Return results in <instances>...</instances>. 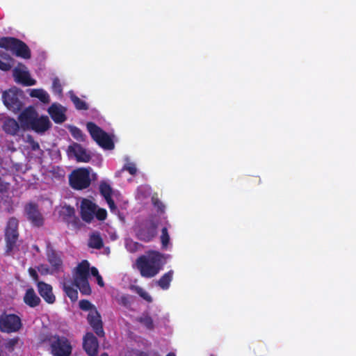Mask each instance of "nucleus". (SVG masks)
Wrapping results in <instances>:
<instances>
[{
  "instance_id": "58836bf2",
  "label": "nucleus",
  "mask_w": 356,
  "mask_h": 356,
  "mask_svg": "<svg viewBox=\"0 0 356 356\" xmlns=\"http://www.w3.org/2000/svg\"><path fill=\"white\" fill-rule=\"evenodd\" d=\"M71 134L72 136L78 140H83V134L81 129H79L77 127H73L71 129Z\"/></svg>"
},
{
  "instance_id": "c756f323",
  "label": "nucleus",
  "mask_w": 356,
  "mask_h": 356,
  "mask_svg": "<svg viewBox=\"0 0 356 356\" xmlns=\"http://www.w3.org/2000/svg\"><path fill=\"white\" fill-rule=\"evenodd\" d=\"M70 97L77 110L86 111L88 109V106L86 102L81 99L72 91L70 92Z\"/></svg>"
},
{
  "instance_id": "a18cd8bd",
  "label": "nucleus",
  "mask_w": 356,
  "mask_h": 356,
  "mask_svg": "<svg viewBox=\"0 0 356 356\" xmlns=\"http://www.w3.org/2000/svg\"><path fill=\"white\" fill-rule=\"evenodd\" d=\"M38 270L42 273V274H52L51 273V269H49V268L44 265V264H41L40 266H38Z\"/></svg>"
},
{
  "instance_id": "3c124183",
  "label": "nucleus",
  "mask_w": 356,
  "mask_h": 356,
  "mask_svg": "<svg viewBox=\"0 0 356 356\" xmlns=\"http://www.w3.org/2000/svg\"><path fill=\"white\" fill-rule=\"evenodd\" d=\"M97 284L100 286H104V283L102 277L101 275H99L98 277H97Z\"/></svg>"
},
{
  "instance_id": "09e8293b",
  "label": "nucleus",
  "mask_w": 356,
  "mask_h": 356,
  "mask_svg": "<svg viewBox=\"0 0 356 356\" xmlns=\"http://www.w3.org/2000/svg\"><path fill=\"white\" fill-rule=\"evenodd\" d=\"M31 149L33 151L38 150L40 149V145L38 142L32 140L31 142Z\"/></svg>"
},
{
  "instance_id": "6e6d98bb",
  "label": "nucleus",
  "mask_w": 356,
  "mask_h": 356,
  "mask_svg": "<svg viewBox=\"0 0 356 356\" xmlns=\"http://www.w3.org/2000/svg\"><path fill=\"white\" fill-rule=\"evenodd\" d=\"M0 356H3L1 350L0 349Z\"/></svg>"
},
{
  "instance_id": "6e6552de",
  "label": "nucleus",
  "mask_w": 356,
  "mask_h": 356,
  "mask_svg": "<svg viewBox=\"0 0 356 356\" xmlns=\"http://www.w3.org/2000/svg\"><path fill=\"white\" fill-rule=\"evenodd\" d=\"M22 327L21 318L15 314L3 312L0 315V331L4 333L18 332Z\"/></svg>"
},
{
  "instance_id": "5fc2aeb1",
  "label": "nucleus",
  "mask_w": 356,
  "mask_h": 356,
  "mask_svg": "<svg viewBox=\"0 0 356 356\" xmlns=\"http://www.w3.org/2000/svg\"><path fill=\"white\" fill-rule=\"evenodd\" d=\"M100 356H108V354L107 353H103L100 355Z\"/></svg>"
},
{
  "instance_id": "7ed1b4c3",
  "label": "nucleus",
  "mask_w": 356,
  "mask_h": 356,
  "mask_svg": "<svg viewBox=\"0 0 356 356\" xmlns=\"http://www.w3.org/2000/svg\"><path fill=\"white\" fill-rule=\"evenodd\" d=\"M0 47L11 51L17 57L29 59L31 53L28 45L19 39L3 37L0 39Z\"/></svg>"
},
{
  "instance_id": "f03ea898",
  "label": "nucleus",
  "mask_w": 356,
  "mask_h": 356,
  "mask_svg": "<svg viewBox=\"0 0 356 356\" xmlns=\"http://www.w3.org/2000/svg\"><path fill=\"white\" fill-rule=\"evenodd\" d=\"M41 343L49 346V350L52 356H70L72 345L70 340L64 335L48 333L40 337Z\"/></svg>"
},
{
  "instance_id": "1a4fd4ad",
  "label": "nucleus",
  "mask_w": 356,
  "mask_h": 356,
  "mask_svg": "<svg viewBox=\"0 0 356 356\" xmlns=\"http://www.w3.org/2000/svg\"><path fill=\"white\" fill-rule=\"evenodd\" d=\"M70 186L75 190H83L90 186V172L86 168L74 170L69 177Z\"/></svg>"
},
{
  "instance_id": "f704fd0d",
  "label": "nucleus",
  "mask_w": 356,
  "mask_h": 356,
  "mask_svg": "<svg viewBox=\"0 0 356 356\" xmlns=\"http://www.w3.org/2000/svg\"><path fill=\"white\" fill-rule=\"evenodd\" d=\"M161 241L163 248H167L170 242V236L167 227H163L161 229Z\"/></svg>"
},
{
  "instance_id": "b1692460",
  "label": "nucleus",
  "mask_w": 356,
  "mask_h": 356,
  "mask_svg": "<svg viewBox=\"0 0 356 356\" xmlns=\"http://www.w3.org/2000/svg\"><path fill=\"white\" fill-rule=\"evenodd\" d=\"M23 300L24 303L31 307L38 306L41 302L33 288H29L26 291Z\"/></svg>"
},
{
  "instance_id": "de8ad7c7",
  "label": "nucleus",
  "mask_w": 356,
  "mask_h": 356,
  "mask_svg": "<svg viewBox=\"0 0 356 356\" xmlns=\"http://www.w3.org/2000/svg\"><path fill=\"white\" fill-rule=\"evenodd\" d=\"M105 200L111 210L116 209L115 204L114 202V200L112 199V197H110L109 199H105Z\"/></svg>"
},
{
  "instance_id": "c9c22d12",
  "label": "nucleus",
  "mask_w": 356,
  "mask_h": 356,
  "mask_svg": "<svg viewBox=\"0 0 356 356\" xmlns=\"http://www.w3.org/2000/svg\"><path fill=\"white\" fill-rule=\"evenodd\" d=\"M79 308L83 311H92L94 308H96L89 300H81L79 302Z\"/></svg>"
},
{
  "instance_id": "5701e85b",
  "label": "nucleus",
  "mask_w": 356,
  "mask_h": 356,
  "mask_svg": "<svg viewBox=\"0 0 356 356\" xmlns=\"http://www.w3.org/2000/svg\"><path fill=\"white\" fill-rule=\"evenodd\" d=\"M90 264L87 260H83L78 264L73 280H83L89 277Z\"/></svg>"
},
{
  "instance_id": "4be33fe9",
  "label": "nucleus",
  "mask_w": 356,
  "mask_h": 356,
  "mask_svg": "<svg viewBox=\"0 0 356 356\" xmlns=\"http://www.w3.org/2000/svg\"><path fill=\"white\" fill-rule=\"evenodd\" d=\"M2 128L7 134L15 136L18 134L20 127L15 119L8 118L3 121Z\"/></svg>"
},
{
  "instance_id": "2eb2a0df",
  "label": "nucleus",
  "mask_w": 356,
  "mask_h": 356,
  "mask_svg": "<svg viewBox=\"0 0 356 356\" xmlns=\"http://www.w3.org/2000/svg\"><path fill=\"white\" fill-rule=\"evenodd\" d=\"M83 348L89 356H97L99 341L92 332H88L83 337Z\"/></svg>"
},
{
  "instance_id": "a19ab883",
  "label": "nucleus",
  "mask_w": 356,
  "mask_h": 356,
  "mask_svg": "<svg viewBox=\"0 0 356 356\" xmlns=\"http://www.w3.org/2000/svg\"><path fill=\"white\" fill-rule=\"evenodd\" d=\"M122 170L128 171L131 175H135L137 172L136 165L132 163L124 165Z\"/></svg>"
},
{
  "instance_id": "412c9836",
  "label": "nucleus",
  "mask_w": 356,
  "mask_h": 356,
  "mask_svg": "<svg viewBox=\"0 0 356 356\" xmlns=\"http://www.w3.org/2000/svg\"><path fill=\"white\" fill-rule=\"evenodd\" d=\"M51 127V123L47 116L42 115L35 118L32 126L29 129L34 131L38 134H44Z\"/></svg>"
},
{
  "instance_id": "39448f33",
  "label": "nucleus",
  "mask_w": 356,
  "mask_h": 356,
  "mask_svg": "<svg viewBox=\"0 0 356 356\" xmlns=\"http://www.w3.org/2000/svg\"><path fill=\"white\" fill-rule=\"evenodd\" d=\"M86 128L92 138L102 148L111 150L115 145L108 134L92 122L86 124Z\"/></svg>"
},
{
  "instance_id": "ddd939ff",
  "label": "nucleus",
  "mask_w": 356,
  "mask_h": 356,
  "mask_svg": "<svg viewBox=\"0 0 356 356\" xmlns=\"http://www.w3.org/2000/svg\"><path fill=\"white\" fill-rule=\"evenodd\" d=\"M87 320L95 333L99 337H104L105 332L103 328L102 316L97 308H94V309H92V311L88 313Z\"/></svg>"
},
{
  "instance_id": "603ef678",
  "label": "nucleus",
  "mask_w": 356,
  "mask_h": 356,
  "mask_svg": "<svg viewBox=\"0 0 356 356\" xmlns=\"http://www.w3.org/2000/svg\"><path fill=\"white\" fill-rule=\"evenodd\" d=\"M33 248L37 252H40V250L39 248V247L37 245H33Z\"/></svg>"
},
{
  "instance_id": "4c0bfd02",
  "label": "nucleus",
  "mask_w": 356,
  "mask_h": 356,
  "mask_svg": "<svg viewBox=\"0 0 356 356\" xmlns=\"http://www.w3.org/2000/svg\"><path fill=\"white\" fill-rule=\"evenodd\" d=\"M95 216L99 220H104L107 217L106 210L104 209H96V211L95 213Z\"/></svg>"
},
{
  "instance_id": "423d86ee",
  "label": "nucleus",
  "mask_w": 356,
  "mask_h": 356,
  "mask_svg": "<svg viewBox=\"0 0 356 356\" xmlns=\"http://www.w3.org/2000/svg\"><path fill=\"white\" fill-rule=\"evenodd\" d=\"M23 91L17 87H13L8 90H5L2 94V100L3 104L8 109L14 113H17L22 110L23 102Z\"/></svg>"
},
{
  "instance_id": "2f4dec72",
  "label": "nucleus",
  "mask_w": 356,
  "mask_h": 356,
  "mask_svg": "<svg viewBox=\"0 0 356 356\" xmlns=\"http://www.w3.org/2000/svg\"><path fill=\"white\" fill-rule=\"evenodd\" d=\"M99 192L104 199H109L112 197V188L108 184L104 181L100 183Z\"/></svg>"
},
{
  "instance_id": "8fccbe9b",
  "label": "nucleus",
  "mask_w": 356,
  "mask_h": 356,
  "mask_svg": "<svg viewBox=\"0 0 356 356\" xmlns=\"http://www.w3.org/2000/svg\"><path fill=\"white\" fill-rule=\"evenodd\" d=\"M90 271H91V274H92V275H93L94 277H98L99 275H99V271H98L97 268H96L95 267H92V268H91Z\"/></svg>"
},
{
  "instance_id": "7c9ffc66",
  "label": "nucleus",
  "mask_w": 356,
  "mask_h": 356,
  "mask_svg": "<svg viewBox=\"0 0 356 356\" xmlns=\"http://www.w3.org/2000/svg\"><path fill=\"white\" fill-rule=\"evenodd\" d=\"M130 289L136 293L140 297L146 300L147 302H152V298L151 296L145 291L142 287L137 285H131Z\"/></svg>"
},
{
  "instance_id": "c85d7f7f",
  "label": "nucleus",
  "mask_w": 356,
  "mask_h": 356,
  "mask_svg": "<svg viewBox=\"0 0 356 356\" xmlns=\"http://www.w3.org/2000/svg\"><path fill=\"white\" fill-rule=\"evenodd\" d=\"M31 97L38 98L41 102L44 104H49L50 102V97L49 94L40 88L32 89L30 92Z\"/></svg>"
},
{
  "instance_id": "e433bc0d",
  "label": "nucleus",
  "mask_w": 356,
  "mask_h": 356,
  "mask_svg": "<svg viewBox=\"0 0 356 356\" xmlns=\"http://www.w3.org/2000/svg\"><path fill=\"white\" fill-rule=\"evenodd\" d=\"M19 341L18 337H15L13 339H10L6 343L5 347L9 351H13L14 350L15 346L17 344Z\"/></svg>"
},
{
  "instance_id": "79ce46f5",
  "label": "nucleus",
  "mask_w": 356,
  "mask_h": 356,
  "mask_svg": "<svg viewBox=\"0 0 356 356\" xmlns=\"http://www.w3.org/2000/svg\"><path fill=\"white\" fill-rule=\"evenodd\" d=\"M152 201L154 206L157 208L158 211H160L161 213L164 212L165 205L163 204L161 201H160L159 199L154 198H153Z\"/></svg>"
},
{
  "instance_id": "393cba45",
  "label": "nucleus",
  "mask_w": 356,
  "mask_h": 356,
  "mask_svg": "<svg viewBox=\"0 0 356 356\" xmlns=\"http://www.w3.org/2000/svg\"><path fill=\"white\" fill-rule=\"evenodd\" d=\"M63 290L72 302H76L78 299L77 288L74 284V280L63 283Z\"/></svg>"
},
{
  "instance_id": "4d7b16f0",
  "label": "nucleus",
  "mask_w": 356,
  "mask_h": 356,
  "mask_svg": "<svg viewBox=\"0 0 356 356\" xmlns=\"http://www.w3.org/2000/svg\"><path fill=\"white\" fill-rule=\"evenodd\" d=\"M137 245H138V243H134V245L135 247H136V246H137Z\"/></svg>"
},
{
  "instance_id": "f3484780",
  "label": "nucleus",
  "mask_w": 356,
  "mask_h": 356,
  "mask_svg": "<svg viewBox=\"0 0 356 356\" xmlns=\"http://www.w3.org/2000/svg\"><path fill=\"white\" fill-rule=\"evenodd\" d=\"M38 113L32 107L25 108L19 115L18 120L24 130L29 129L32 126Z\"/></svg>"
},
{
  "instance_id": "a878e982",
  "label": "nucleus",
  "mask_w": 356,
  "mask_h": 356,
  "mask_svg": "<svg viewBox=\"0 0 356 356\" xmlns=\"http://www.w3.org/2000/svg\"><path fill=\"white\" fill-rule=\"evenodd\" d=\"M88 246L91 248L100 250L104 246V241L101 234L98 232H92L88 239Z\"/></svg>"
},
{
  "instance_id": "ea45409f",
  "label": "nucleus",
  "mask_w": 356,
  "mask_h": 356,
  "mask_svg": "<svg viewBox=\"0 0 356 356\" xmlns=\"http://www.w3.org/2000/svg\"><path fill=\"white\" fill-rule=\"evenodd\" d=\"M118 302L120 305L128 307L131 305L129 295H122L118 299Z\"/></svg>"
},
{
  "instance_id": "f8f14e48",
  "label": "nucleus",
  "mask_w": 356,
  "mask_h": 356,
  "mask_svg": "<svg viewBox=\"0 0 356 356\" xmlns=\"http://www.w3.org/2000/svg\"><path fill=\"white\" fill-rule=\"evenodd\" d=\"M60 216L63 220L69 227L78 229L81 227V223L79 218L75 214V209L70 205H65L60 211Z\"/></svg>"
},
{
  "instance_id": "72a5a7b5",
  "label": "nucleus",
  "mask_w": 356,
  "mask_h": 356,
  "mask_svg": "<svg viewBox=\"0 0 356 356\" xmlns=\"http://www.w3.org/2000/svg\"><path fill=\"white\" fill-rule=\"evenodd\" d=\"M138 321L148 330H151L154 327L153 320L149 316L140 317Z\"/></svg>"
},
{
  "instance_id": "a211bd4d",
  "label": "nucleus",
  "mask_w": 356,
  "mask_h": 356,
  "mask_svg": "<svg viewBox=\"0 0 356 356\" xmlns=\"http://www.w3.org/2000/svg\"><path fill=\"white\" fill-rule=\"evenodd\" d=\"M68 152L74 156L79 162L87 163L90 161L91 156L80 144L74 143L68 147Z\"/></svg>"
},
{
  "instance_id": "37998d69",
  "label": "nucleus",
  "mask_w": 356,
  "mask_h": 356,
  "mask_svg": "<svg viewBox=\"0 0 356 356\" xmlns=\"http://www.w3.org/2000/svg\"><path fill=\"white\" fill-rule=\"evenodd\" d=\"M253 351L254 352V354L261 355L265 352L264 345L261 343L256 344L253 347Z\"/></svg>"
},
{
  "instance_id": "bb28decb",
  "label": "nucleus",
  "mask_w": 356,
  "mask_h": 356,
  "mask_svg": "<svg viewBox=\"0 0 356 356\" xmlns=\"http://www.w3.org/2000/svg\"><path fill=\"white\" fill-rule=\"evenodd\" d=\"M174 271L170 270L163 274L161 278L156 282L157 285L163 290H167L170 286V282L172 280Z\"/></svg>"
},
{
  "instance_id": "9d476101",
  "label": "nucleus",
  "mask_w": 356,
  "mask_h": 356,
  "mask_svg": "<svg viewBox=\"0 0 356 356\" xmlns=\"http://www.w3.org/2000/svg\"><path fill=\"white\" fill-rule=\"evenodd\" d=\"M62 253L57 252L48 242L46 246L47 259L51 266V273H59L63 271V261L61 257Z\"/></svg>"
},
{
  "instance_id": "864d4df0",
  "label": "nucleus",
  "mask_w": 356,
  "mask_h": 356,
  "mask_svg": "<svg viewBox=\"0 0 356 356\" xmlns=\"http://www.w3.org/2000/svg\"><path fill=\"white\" fill-rule=\"evenodd\" d=\"M166 356H176L175 353H168Z\"/></svg>"
},
{
  "instance_id": "cd10ccee",
  "label": "nucleus",
  "mask_w": 356,
  "mask_h": 356,
  "mask_svg": "<svg viewBox=\"0 0 356 356\" xmlns=\"http://www.w3.org/2000/svg\"><path fill=\"white\" fill-rule=\"evenodd\" d=\"M74 284L83 295L88 296L91 294L92 291L88 279L74 280Z\"/></svg>"
},
{
  "instance_id": "dca6fc26",
  "label": "nucleus",
  "mask_w": 356,
  "mask_h": 356,
  "mask_svg": "<svg viewBox=\"0 0 356 356\" xmlns=\"http://www.w3.org/2000/svg\"><path fill=\"white\" fill-rule=\"evenodd\" d=\"M97 206L91 200L83 199L81 202L80 214L82 220L88 223L92 222Z\"/></svg>"
},
{
  "instance_id": "f257e3e1",
  "label": "nucleus",
  "mask_w": 356,
  "mask_h": 356,
  "mask_svg": "<svg viewBox=\"0 0 356 356\" xmlns=\"http://www.w3.org/2000/svg\"><path fill=\"white\" fill-rule=\"evenodd\" d=\"M164 255L157 251H149L147 255L140 256L136 261L140 275L145 278L155 277L163 268Z\"/></svg>"
},
{
  "instance_id": "6ab92c4d",
  "label": "nucleus",
  "mask_w": 356,
  "mask_h": 356,
  "mask_svg": "<svg viewBox=\"0 0 356 356\" xmlns=\"http://www.w3.org/2000/svg\"><path fill=\"white\" fill-rule=\"evenodd\" d=\"M37 288L39 294L46 302L53 304L56 301V297L53 293V289L50 284L42 281L38 282Z\"/></svg>"
},
{
  "instance_id": "4468645a",
  "label": "nucleus",
  "mask_w": 356,
  "mask_h": 356,
  "mask_svg": "<svg viewBox=\"0 0 356 356\" xmlns=\"http://www.w3.org/2000/svg\"><path fill=\"white\" fill-rule=\"evenodd\" d=\"M25 212L27 219L31 224L37 227H40L44 224V218L38 209V207L35 203H29L25 207Z\"/></svg>"
},
{
  "instance_id": "0eeeda50",
  "label": "nucleus",
  "mask_w": 356,
  "mask_h": 356,
  "mask_svg": "<svg viewBox=\"0 0 356 356\" xmlns=\"http://www.w3.org/2000/svg\"><path fill=\"white\" fill-rule=\"evenodd\" d=\"M19 221L15 218H10L5 229L6 253L10 255L16 246L19 237L18 233Z\"/></svg>"
},
{
  "instance_id": "20e7f679",
  "label": "nucleus",
  "mask_w": 356,
  "mask_h": 356,
  "mask_svg": "<svg viewBox=\"0 0 356 356\" xmlns=\"http://www.w3.org/2000/svg\"><path fill=\"white\" fill-rule=\"evenodd\" d=\"M158 223L153 219H145L134 227L137 238L145 243L152 241L157 235Z\"/></svg>"
},
{
  "instance_id": "49530a36",
  "label": "nucleus",
  "mask_w": 356,
  "mask_h": 356,
  "mask_svg": "<svg viewBox=\"0 0 356 356\" xmlns=\"http://www.w3.org/2000/svg\"><path fill=\"white\" fill-rule=\"evenodd\" d=\"M10 68H11V65L9 63L0 60V69L1 70L8 71L10 70Z\"/></svg>"
},
{
  "instance_id": "473e14b6",
  "label": "nucleus",
  "mask_w": 356,
  "mask_h": 356,
  "mask_svg": "<svg viewBox=\"0 0 356 356\" xmlns=\"http://www.w3.org/2000/svg\"><path fill=\"white\" fill-rule=\"evenodd\" d=\"M52 92L58 96L63 95V87L60 83V79L58 77H55L53 79L52 86H51Z\"/></svg>"
},
{
  "instance_id": "aec40b11",
  "label": "nucleus",
  "mask_w": 356,
  "mask_h": 356,
  "mask_svg": "<svg viewBox=\"0 0 356 356\" xmlns=\"http://www.w3.org/2000/svg\"><path fill=\"white\" fill-rule=\"evenodd\" d=\"M48 113L55 123L61 124L67 118L65 114V109L59 104L54 103L48 108Z\"/></svg>"
},
{
  "instance_id": "9b49d317",
  "label": "nucleus",
  "mask_w": 356,
  "mask_h": 356,
  "mask_svg": "<svg viewBox=\"0 0 356 356\" xmlns=\"http://www.w3.org/2000/svg\"><path fill=\"white\" fill-rule=\"evenodd\" d=\"M13 75L17 83H21L24 86H31L36 83V81L31 77L26 67L22 63H19L18 65L14 68Z\"/></svg>"
},
{
  "instance_id": "c03bdc74",
  "label": "nucleus",
  "mask_w": 356,
  "mask_h": 356,
  "mask_svg": "<svg viewBox=\"0 0 356 356\" xmlns=\"http://www.w3.org/2000/svg\"><path fill=\"white\" fill-rule=\"evenodd\" d=\"M28 271H29L30 276L33 278V280L38 283V282H39L38 281L39 276H38L36 270L34 268L31 267L29 268Z\"/></svg>"
}]
</instances>
